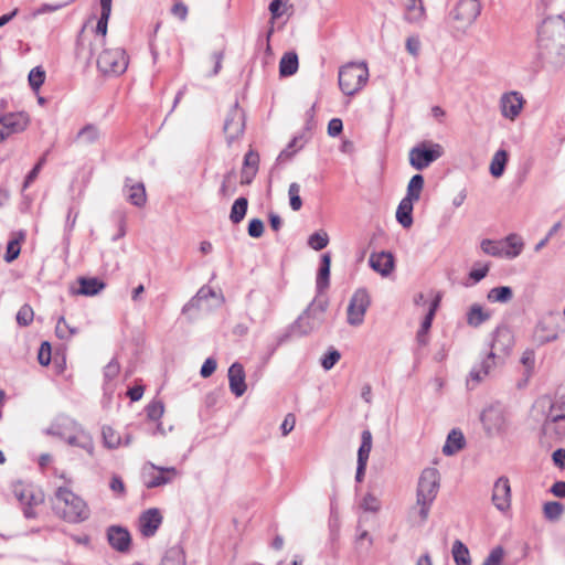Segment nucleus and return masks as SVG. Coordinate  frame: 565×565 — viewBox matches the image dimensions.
<instances>
[{"instance_id": "1", "label": "nucleus", "mask_w": 565, "mask_h": 565, "mask_svg": "<svg viewBox=\"0 0 565 565\" xmlns=\"http://www.w3.org/2000/svg\"><path fill=\"white\" fill-rule=\"evenodd\" d=\"M536 58L540 66L558 68L565 63V19H545L539 28Z\"/></svg>"}, {"instance_id": "2", "label": "nucleus", "mask_w": 565, "mask_h": 565, "mask_svg": "<svg viewBox=\"0 0 565 565\" xmlns=\"http://www.w3.org/2000/svg\"><path fill=\"white\" fill-rule=\"evenodd\" d=\"M534 409L544 416L542 431L554 439L565 437V384L555 393L554 397L544 395L536 399Z\"/></svg>"}, {"instance_id": "3", "label": "nucleus", "mask_w": 565, "mask_h": 565, "mask_svg": "<svg viewBox=\"0 0 565 565\" xmlns=\"http://www.w3.org/2000/svg\"><path fill=\"white\" fill-rule=\"evenodd\" d=\"M53 510L68 523H82L89 519L90 510L87 503L70 488L61 486L53 498Z\"/></svg>"}, {"instance_id": "4", "label": "nucleus", "mask_w": 565, "mask_h": 565, "mask_svg": "<svg viewBox=\"0 0 565 565\" xmlns=\"http://www.w3.org/2000/svg\"><path fill=\"white\" fill-rule=\"evenodd\" d=\"M440 475L436 468H425L418 479L416 491V507L422 523L426 522L430 508L438 494Z\"/></svg>"}, {"instance_id": "5", "label": "nucleus", "mask_w": 565, "mask_h": 565, "mask_svg": "<svg viewBox=\"0 0 565 565\" xmlns=\"http://www.w3.org/2000/svg\"><path fill=\"white\" fill-rule=\"evenodd\" d=\"M327 308L328 301L326 299L315 298L307 309L291 324L290 333L298 337L311 333L323 322V315Z\"/></svg>"}, {"instance_id": "6", "label": "nucleus", "mask_w": 565, "mask_h": 565, "mask_svg": "<svg viewBox=\"0 0 565 565\" xmlns=\"http://www.w3.org/2000/svg\"><path fill=\"white\" fill-rule=\"evenodd\" d=\"M338 79L342 93L353 96L367 83L369 68L365 63H348L339 70Z\"/></svg>"}, {"instance_id": "7", "label": "nucleus", "mask_w": 565, "mask_h": 565, "mask_svg": "<svg viewBox=\"0 0 565 565\" xmlns=\"http://www.w3.org/2000/svg\"><path fill=\"white\" fill-rule=\"evenodd\" d=\"M12 492L21 505L24 518L35 519L38 516L35 509L44 503V493L21 481L12 484Z\"/></svg>"}, {"instance_id": "8", "label": "nucleus", "mask_w": 565, "mask_h": 565, "mask_svg": "<svg viewBox=\"0 0 565 565\" xmlns=\"http://www.w3.org/2000/svg\"><path fill=\"white\" fill-rule=\"evenodd\" d=\"M180 476L175 467H161L147 461L141 468L142 483L147 489L159 488L172 483Z\"/></svg>"}, {"instance_id": "9", "label": "nucleus", "mask_w": 565, "mask_h": 565, "mask_svg": "<svg viewBox=\"0 0 565 565\" xmlns=\"http://www.w3.org/2000/svg\"><path fill=\"white\" fill-rule=\"evenodd\" d=\"M480 420L489 437L501 436L508 430L509 422L507 413L504 407L499 403L486 407L480 415Z\"/></svg>"}, {"instance_id": "10", "label": "nucleus", "mask_w": 565, "mask_h": 565, "mask_svg": "<svg viewBox=\"0 0 565 565\" xmlns=\"http://www.w3.org/2000/svg\"><path fill=\"white\" fill-rule=\"evenodd\" d=\"M444 154L439 143L422 142L409 151V163L416 170H424Z\"/></svg>"}, {"instance_id": "11", "label": "nucleus", "mask_w": 565, "mask_h": 565, "mask_svg": "<svg viewBox=\"0 0 565 565\" xmlns=\"http://www.w3.org/2000/svg\"><path fill=\"white\" fill-rule=\"evenodd\" d=\"M97 67L104 74H122L128 67V58L124 49H106L97 58Z\"/></svg>"}, {"instance_id": "12", "label": "nucleus", "mask_w": 565, "mask_h": 565, "mask_svg": "<svg viewBox=\"0 0 565 565\" xmlns=\"http://www.w3.org/2000/svg\"><path fill=\"white\" fill-rule=\"evenodd\" d=\"M30 124V116L25 111L8 113L0 116V142L14 134L24 131Z\"/></svg>"}, {"instance_id": "13", "label": "nucleus", "mask_w": 565, "mask_h": 565, "mask_svg": "<svg viewBox=\"0 0 565 565\" xmlns=\"http://www.w3.org/2000/svg\"><path fill=\"white\" fill-rule=\"evenodd\" d=\"M244 129L245 114L243 109L239 108L238 103L236 102L228 110L224 120L223 130L227 143L232 145L236 139H238L243 135Z\"/></svg>"}, {"instance_id": "14", "label": "nucleus", "mask_w": 565, "mask_h": 565, "mask_svg": "<svg viewBox=\"0 0 565 565\" xmlns=\"http://www.w3.org/2000/svg\"><path fill=\"white\" fill-rule=\"evenodd\" d=\"M371 303L365 289H358L350 299L348 306V323L358 327L363 323L365 312Z\"/></svg>"}, {"instance_id": "15", "label": "nucleus", "mask_w": 565, "mask_h": 565, "mask_svg": "<svg viewBox=\"0 0 565 565\" xmlns=\"http://www.w3.org/2000/svg\"><path fill=\"white\" fill-rule=\"evenodd\" d=\"M481 12V6L478 0H459L451 17L460 23V26L471 25Z\"/></svg>"}, {"instance_id": "16", "label": "nucleus", "mask_w": 565, "mask_h": 565, "mask_svg": "<svg viewBox=\"0 0 565 565\" xmlns=\"http://www.w3.org/2000/svg\"><path fill=\"white\" fill-rule=\"evenodd\" d=\"M524 99L519 92L504 93L500 98V109L504 118L514 120L521 113Z\"/></svg>"}, {"instance_id": "17", "label": "nucleus", "mask_w": 565, "mask_h": 565, "mask_svg": "<svg viewBox=\"0 0 565 565\" xmlns=\"http://www.w3.org/2000/svg\"><path fill=\"white\" fill-rule=\"evenodd\" d=\"M513 343V334L508 328H497L493 332L490 352H494L499 359L504 358L510 353Z\"/></svg>"}, {"instance_id": "18", "label": "nucleus", "mask_w": 565, "mask_h": 565, "mask_svg": "<svg viewBox=\"0 0 565 565\" xmlns=\"http://www.w3.org/2000/svg\"><path fill=\"white\" fill-rule=\"evenodd\" d=\"M559 329L556 324L547 320H540L532 334V341L536 345H544L558 339Z\"/></svg>"}, {"instance_id": "19", "label": "nucleus", "mask_w": 565, "mask_h": 565, "mask_svg": "<svg viewBox=\"0 0 565 565\" xmlns=\"http://www.w3.org/2000/svg\"><path fill=\"white\" fill-rule=\"evenodd\" d=\"M492 502L495 505V508L500 511H505L510 508L511 489L508 478L500 477L495 481L492 491Z\"/></svg>"}, {"instance_id": "20", "label": "nucleus", "mask_w": 565, "mask_h": 565, "mask_svg": "<svg viewBox=\"0 0 565 565\" xmlns=\"http://www.w3.org/2000/svg\"><path fill=\"white\" fill-rule=\"evenodd\" d=\"M109 545L121 553L128 552L131 544V536L127 529L119 525H111L107 529Z\"/></svg>"}, {"instance_id": "21", "label": "nucleus", "mask_w": 565, "mask_h": 565, "mask_svg": "<svg viewBox=\"0 0 565 565\" xmlns=\"http://www.w3.org/2000/svg\"><path fill=\"white\" fill-rule=\"evenodd\" d=\"M369 264L374 271L387 277L394 269L395 259L390 252H379L370 255Z\"/></svg>"}, {"instance_id": "22", "label": "nucleus", "mask_w": 565, "mask_h": 565, "mask_svg": "<svg viewBox=\"0 0 565 565\" xmlns=\"http://www.w3.org/2000/svg\"><path fill=\"white\" fill-rule=\"evenodd\" d=\"M161 523L162 516L159 510L156 508L149 509L140 515V532L143 536L151 537L156 534Z\"/></svg>"}, {"instance_id": "23", "label": "nucleus", "mask_w": 565, "mask_h": 565, "mask_svg": "<svg viewBox=\"0 0 565 565\" xmlns=\"http://www.w3.org/2000/svg\"><path fill=\"white\" fill-rule=\"evenodd\" d=\"M227 375L231 392L236 397L243 396L247 390L243 365L238 362L233 363L228 369Z\"/></svg>"}, {"instance_id": "24", "label": "nucleus", "mask_w": 565, "mask_h": 565, "mask_svg": "<svg viewBox=\"0 0 565 565\" xmlns=\"http://www.w3.org/2000/svg\"><path fill=\"white\" fill-rule=\"evenodd\" d=\"M125 192H127V200L135 206L141 207L146 204L147 195L142 182H134L131 178H126Z\"/></svg>"}, {"instance_id": "25", "label": "nucleus", "mask_w": 565, "mask_h": 565, "mask_svg": "<svg viewBox=\"0 0 565 565\" xmlns=\"http://www.w3.org/2000/svg\"><path fill=\"white\" fill-rule=\"evenodd\" d=\"M68 445L74 447H79L86 450L89 455H93L94 451V443L92 436L82 429L77 424L76 428H73V431L68 434L66 440Z\"/></svg>"}, {"instance_id": "26", "label": "nucleus", "mask_w": 565, "mask_h": 565, "mask_svg": "<svg viewBox=\"0 0 565 565\" xmlns=\"http://www.w3.org/2000/svg\"><path fill=\"white\" fill-rule=\"evenodd\" d=\"M438 305H439V297H436L430 302L429 310L426 313V316H425V318H424V320L422 322L420 329L417 332L416 339H417V342L420 345H426L427 342H428L427 333H428V331H429V329L431 327V323H433V320H434V317H435V313H436Z\"/></svg>"}, {"instance_id": "27", "label": "nucleus", "mask_w": 565, "mask_h": 565, "mask_svg": "<svg viewBox=\"0 0 565 565\" xmlns=\"http://www.w3.org/2000/svg\"><path fill=\"white\" fill-rule=\"evenodd\" d=\"M73 428H76V423L67 417H62L46 429V434L66 440L68 434L73 431Z\"/></svg>"}, {"instance_id": "28", "label": "nucleus", "mask_w": 565, "mask_h": 565, "mask_svg": "<svg viewBox=\"0 0 565 565\" xmlns=\"http://www.w3.org/2000/svg\"><path fill=\"white\" fill-rule=\"evenodd\" d=\"M414 200L403 198L396 210V220L404 227L409 228L413 225Z\"/></svg>"}, {"instance_id": "29", "label": "nucleus", "mask_w": 565, "mask_h": 565, "mask_svg": "<svg viewBox=\"0 0 565 565\" xmlns=\"http://www.w3.org/2000/svg\"><path fill=\"white\" fill-rule=\"evenodd\" d=\"M331 256L324 253L321 256L320 268L318 270L316 288L318 294H322L329 287Z\"/></svg>"}, {"instance_id": "30", "label": "nucleus", "mask_w": 565, "mask_h": 565, "mask_svg": "<svg viewBox=\"0 0 565 565\" xmlns=\"http://www.w3.org/2000/svg\"><path fill=\"white\" fill-rule=\"evenodd\" d=\"M404 19L408 23L418 24L425 19V8L422 0H407Z\"/></svg>"}, {"instance_id": "31", "label": "nucleus", "mask_w": 565, "mask_h": 565, "mask_svg": "<svg viewBox=\"0 0 565 565\" xmlns=\"http://www.w3.org/2000/svg\"><path fill=\"white\" fill-rule=\"evenodd\" d=\"M466 440L463 434L460 430L452 429L446 439L443 447V454L446 456H452L465 447Z\"/></svg>"}, {"instance_id": "32", "label": "nucleus", "mask_w": 565, "mask_h": 565, "mask_svg": "<svg viewBox=\"0 0 565 565\" xmlns=\"http://www.w3.org/2000/svg\"><path fill=\"white\" fill-rule=\"evenodd\" d=\"M79 289L76 291L83 296H95L105 288V284L96 277L78 278Z\"/></svg>"}, {"instance_id": "33", "label": "nucleus", "mask_w": 565, "mask_h": 565, "mask_svg": "<svg viewBox=\"0 0 565 565\" xmlns=\"http://www.w3.org/2000/svg\"><path fill=\"white\" fill-rule=\"evenodd\" d=\"M298 55L296 52L285 53L279 62V74L282 77L291 76L298 71Z\"/></svg>"}, {"instance_id": "34", "label": "nucleus", "mask_w": 565, "mask_h": 565, "mask_svg": "<svg viewBox=\"0 0 565 565\" xmlns=\"http://www.w3.org/2000/svg\"><path fill=\"white\" fill-rule=\"evenodd\" d=\"M490 319V313L486 312L480 305H472L467 312V323L471 327H479Z\"/></svg>"}, {"instance_id": "35", "label": "nucleus", "mask_w": 565, "mask_h": 565, "mask_svg": "<svg viewBox=\"0 0 565 565\" xmlns=\"http://www.w3.org/2000/svg\"><path fill=\"white\" fill-rule=\"evenodd\" d=\"M372 434L369 429L361 433V445L358 450V462L367 463L372 450Z\"/></svg>"}, {"instance_id": "36", "label": "nucleus", "mask_w": 565, "mask_h": 565, "mask_svg": "<svg viewBox=\"0 0 565 565\" xmlns=\"http://www.w3.org/2000/svg\"><path fill=\"white\" fill-rule=\"evenodd\" d=\"M456 565H471L468 547L459 540H456L451 550Z\"/></svg>"}, {"instance_id": "37", "label": "nucleus", "mask_w": 565, "mask_h": 565, "mask_svg": "<svg viewBox=\"0 0 565 565\" xmlns=\"http://www.w3.org/2000/svg\"><path fill=\"white\" fill-rule=\"evenodd\" d=\"M247 207H248V201L246 198L241 196V198L236 199L232 205L231 213H230V220L232 221V223H234V224L241 223L246 215Z\"/></svg>"}, {"instance_id": "38", "label": "nucleus", "mask_w": 565, "mask_h": 565, "mask_svg": "<svg viewBox=\"0 0 565 565\" xmlns=\"http://www.w3.org/2000/svg\"><path fill=\"white\" fill-rule=\"evenodd\" d=\"M513 297V291L511 287L508 286H501V287H494L489 290L487 298L490 302H500V303H507L509 302Z\"/></svg>"}, {"instance_id": "39", "label": "nucleus", "mask_w": 565, "mask_h": 565, "mask_svg": "<svg viewBox=\"0 0 565 565\" xmlns=\"http://www.w3.org/2000/svg\"><path fill=\"white\" fill-rule=\"evenodd\" d=\"M100 138V131L97 126L88 124L84 126L76 136V140H81L85 145H93Z\"/></svg>"}, {"instance_id": "40", "label": "nucleus", "mask_w": 565, "mask_h": 565, "mask_svg": "<svg viewBox=\"0 0 565 565\" xmlns=\"http://www.w3.org/2000/svg\"><path fill=\"white\" fill-rule=\"evenodd\" d=\"M508 161V153L505 150H498L494 156L492 157L491 163H490V173L494 178H500L503 172L504 168Z\"/></svg>"}, {"instance_id": "41", "label": "nucleus", "mask_w": 565, "mask_h": 565, "mask_svg": "<svg viewBox=\"0 0 565 565\" xmlns=\"http://www.w3.org/2000/svg\"><path fill=\"white\" fill-rule=\"evenodd\" d=\"M423 188L424 177L422 174L413 175L408 182L405 198H408L417 202L420 199Z\"/></svg>"}, {"instance_id": "42", "label": "nucleus", "mask_w": 565, "mask_h": 565, "mask_svg": "<svg viewBox=\"0 0 565 565\" xmlns=\"http://www.w3.org/2000/svg\"><path fill=\"white\" fill-rule=\"evenodd\" d=\"M104 445L109 449H115L121 446L122 440L119 434L110 426H104L102 429Z\"/></svg>"}, {"instance_id": "43", "label": "nucleus", "mask_w": 565, "mask_h": 565, "mask_svg": "<svg viewBox=\"0 0 565 565\" xmlns=\"http://www.w3.org/2000/svg\"><path fill=\"white\" fill-rule=\"evenodd\" d=\"M564 512V505L558 501H548L543 507L544 518L548 521H557Z\"/></svg>"}, {"instance_id": "44", "label": "nucleus", "mask_w": 565, "mask_h": 565, "mask_svg": "<svg viewBox=\"0 0 565 565\" xmlns=\"http://www.w3.org/2000/svg\"><path fill=\"white\" fill-rule=\"evenodd\" d=\"M56 337L61 340H68L77 333V329L71 327L64 317H60L55 326Z\"/></svg>"}, {"instance_id": "45", "label": "nucleus", "mask_w": 565, "mask_h": 565, "mask_svg": "<svg viewBox=\"0 0 565 565\" xmlns=\"http://www.w3.org/2000/svg\"><path fill=\"white\" fill-rule=\"evenodd\" d=\"M211 297L217 298L220 305L224 303L225 301V298L222 294L217 295L210 286L205 285L198 290L196 295L191 299L189 305L194 306L196 301L206 300Z\"/></svg>"}, {"instance_id": "46", "label": "nucleus", "mask_w": 565, "mask_h": 565, "mask_svg": "<svg viewBox=\"0 0 565 565\" xmlns=\"http://www.w3.org/2000/svg\"><path fill=\"white\" fill-rule=\"evenodd\" d=\"M505 242L508 246L511 248V250L505 252L507 257L515 258L521 254L523 249V241L520 236H518L516 234H510L505 238Z\"/></svg>"}, {"instance_id": "47", "label": "nucleus", "mask_w": 565, "mask_h": 565, "mask_svg": "<svg viewBox=\"0 0 565 565\" xmlns=\"http://www.w3.org/2000/svg\"><path fill=\"white\" fill-rule=\"evenodd\" d=\"M94 45L92 42L88 44L85 43V40L79 38L76 45V56L77 58L84 60L89 63L94 56Z\"/></svg>"}, {"instance_id": "48", "label": "nucleus", "mask_w": 565, "mask_h": 565, "mask_svg": "<svg viewBox=\"0 0 565 565\" xmlns=\"http://www.w3.org/2000/svg\"><path fill=\"white\" fill-rule=\"evenodd\" d=\"M329 236L326 232H316L309 236L308 245L315 250H321L327 247Z\"/></svg>"}, {"instance_id": "49", "label": "nucleus", "mask_w": 565, "mask_h": 565, "mask_svg": "<svg viewBox=\"0 0 565 565\" xmlns=\"http://www.w3.org/2000/svg\"><path fill=\"white\" fill-rule=\"evenodd\" d=\"M300 185L292 182L288 189L289 204L292 211H299L302 206V200L300 198Z\"/></svg>"}, {"instance_id": "50", "label": "nucleus", "mask_w": 565, "mask_h": 565, "mask_svg": "<svg viewBox=\"0 0 565 565\" xmlns=\"http://www.w3.org/2000/svg\"><path fill=\"white\" fill-rule=\"evenodd\" d=\"M45 79V72L42 67L36 66L29 73V84L33 90H39Z\"/></svg>"}, {"instance_id": "51", "label": "nucleus", "mask_w": 565, "mask_h": 565, "mask_svg": "<svg viewBox=\"0 0 565 565\" xmlns=\"http://www.w3.org/2000/svg\"><path fill=\"white\" fill-rule=\"evenodd\" d=\"M341 359V354L335 349H330L322 358H321V366L329 371L331 370Z\"/></svg>"}, {"instance_id": "52", "label": "nucleus", "mask_w": 565, "mask_h": 565, "mask_svg": "<svg viewBox=\"0 0 565 565\" xmlns=\"http://www.w3.org/2000/svg\"><path fill=\"white\" fill-rule=\"evenodd\" d=\"M33 309L29 305H23L17 313V322L22 326H29L33 320Z\"/></svg>"}, {"instance_id": "53", "label": "nucleus", "mask_w": 565, "mask_h": 565, "mask_svg": "<svg viewBox=\"0 0 565 565\" xmlns=\"http://www.w3.org/2000/svg\"><path fill=\"white\" fill-rule=\"evenodd\" d=\"M20 250H21V247H20L19 239L14 238V239L9 241L8 245H7V250L4 254V260L7 263H12L20 255Z\"/></svg>"}, {"instance_id": "54", "label": "nucleus", "mask_w": 565, "mask_h": 565, "mask_svg": "<svg viewBox=\"0 0 565 565\" xmlns=\"http://www.w3.org/2000/svg\"><path fill=\"white\" fill-rule=\"evenodd\" d=\"M299 139L297 137H295L289 143L288 146L279 153V156L277 157V162L279 163H282V162H286L288 160H290L292 158V156L297 152V143H298Z\"/></svg>"}, {"instance_id": "55", "label": "nucleus", "mask_w": 565, "mask_h": 565, "mask_svg": "<svg viewBox=\"0 0 565 565\" xmlns=\"http://www.w3.org/2000/svg\"><path fill=\"white\" fill-rule=\"evenodd\" d=\"M164 412L163 404L161 402H152L150 403L147 408V417L151 420H158Z\"/></svg>"}, {"instance_id": "56", "label": "nucleus", "mask_w": 565, "mask_h": 565, "mask_svg": "<svg viewBox=\"0 0 565 565\" xmlns=\"http://www.w3.org/2000/svg\"><path fill=\"white\" fill-rule=\"evenodd\" d=\"M504 556V551L501 546L494 547L486 557L482 565H500Z\"/></svg>"}, {"instance_id": "57", "label": "nucleus", "mask_w": 565, "mask_h": 565, "mask_svg": "<svg viewBox=\"0 0 565 565\" xmlns=\"http://www.w3.org/2000/svg\"><path fill=\"white\" fill-rule=\"evenodd\" d=\"M119 371H120L119 363L117 362L116 359H111L108 362V364L104 367L105 382L113 381L119 374Z\"/></svg>"}, {"instance_id": "58", "label": "nucleus", "mask_w": 565, "mask_h": 565, "mask_svg": "<svg viewBox=\"0 0 565 565\" xmlns=\"http://www.w3.org/2000/svg\"><path fill=\"white\" fill-rule=\"evenodd\" d=\"M497 359H499L494 352H489L486 358L481 361L478 367L482 371L483 375H488L490 371L495 366Z\"/></svg>"}, {"instance_id": "59", "label": "nucleus", "mask_w": 565, "mask_h": 565, "mask_svg": "<svg viewBox=\"0 0 565 565\" xmlns=\"http://www.w3.org/2000/svg\"><path fill=\"white\" fill-rule=\"evenodd\" d=\"M380 501L371 493H367L361 502V508L367 512H376L380 510Z\"/></svg>"}, {"instance_id": "60", "label": "nucleus", "mask_w": 565, "mask_h": 565, "mask_svg": "<svg viewBox=\"0 0 565 565\" xmlns=\"http://www.w3.org/2000/svg\"><path fill=\"white\" fill-rule=\"evenodd\" d=\"M258 164H259L258 153L253 150H249L244 157L243 169L258 171Z\"/></svg>"}, {"instance_id": "61", "label": "nucleus", "mask_w": 565, "mask_h": 565, "mask_svg": "<svg viewBox=\"0 0 565 565\" xmlns=\"http://www.w3.org/2000/svg\"><path fill=\"white\" fill-rule=\"evenodd\" d=\"M51 351V344L47 341L42 342L38 353V360L41 365L46 366L50 364Z\"/></svg>"}, {"instance_id": "62", "label": "nucleus", "mask_w": 565, "mask_h": 565, "mask_svg": "<svg viewBox=\"0 0 565 565\" xmlns=\"http://www.w3.org/2000/svg\"><path fill=\"white\" fill-rule=\"evenodd\" d=\"M480 247L484 254L491 256H500L502 253L499 244L491 239H483L480 244Z\"/></svg>"}, {"instance_id": "63", "label": "nucleus", "mask_w": 565, "mask_h": 565, "mask_svg": "<svg viewBox=\"0 0 565 565\" xmlns=\"http://www.w3.org/2000/svg\"><path fill=\"white\" fill-rule=\"evenodd\" d=\"M521 362L525 366V374H526V377H529L532 374L534 364H535L534 352L531 350H526L522 354Z\"/></svg>"}, {"instance_id": "64", "label": "nucleus", "mask_w": 565, "mask_h": 565, "mask_svg": "<svg viewBox=\"0 0 565 565\" xmlns=\"http://www.w3.org/2000/svg\"><path fill=\"white\" fill-rule=\"evenodd\" d=\"M248 235L253 238H258L264 233V223L259 218H253L250 220L248 224Z\"/></svg>"}]
</instances>
